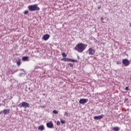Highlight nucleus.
Listing matches in <instances>:
<instances>
[{
	"instance_id": "cd10ccee",
	"label": "nucleus",
	"mask_w": 131,
	"mask_h": 131,
	"mask_svg": "<svg viewBox=\"0 0 131 131\" xmlns=\"http://www.w3.org/2000/svg\"><path fill=\"white\" fill-rule=\"evenodd\" d=\"M17 71H18V70H16V71H15L14 72V73H15V72H17Z\"/></svg>"
},
{
	"instance_id": "39448f33",
	"label": "nucleus",
	"mask_w": 131,
	"mask_h": 131,
	"mask_svg": "<svg viewBox=\"0 0 131 131\" xmlns=\"http://www.w3.org/2000/svg\"><path fill=\"white\" fill-rule=\"evenodd\" d=\"M103 117H104V115L101 114L100 116H94V119H95V120H100L102 119Z\"/></svg>"
},
{
	"instance_id": "6ab92c4d",
	"label": "nucleus",
	"mask_w": 131,
	"mask_h": 131,
	"mask_svg": "<svg viewBox=\"0 0 131 131\" xmlns=\"http://www.w3.org/2000/svg\"><path fill=\"white\" fill-rule=\"evenodd\" d=\"M53 113H54V114H58V112L57 111H56V110H54V111H53Z\"/></svg>"
},
{
	"instance_id": "f03ea898",
	"label": "nucleus",
	"mask_w": 131,
	"mask_h": 131,
	"mask_svg": "<svg viewBox=\"0 0 131 131\" xmlns=\"http://www.w3.org/2000/svg\"><path fill=\"white\" fill-rule=\"evenodd\" d=\"M28 8L29 9V11H31V12H33L34 11H39V10H40L39 7L37 6V4L30 5L28 7Z\"/></svg>"
},
{
	"instance_id": "c85d7f7f",
	"label": "nucleus",
	"mask_w": 131,
	"mask_h": 131,
	"mask_svg": "<svg viewBox=\"0 0 131 131\" xmlns=\"http://www.w3.org/2000/svg\"><path fill=\"white\" fill-rule=\"evenodd\" d=\"M97 41H98L96 40V42H97Z\"/></svg>"
},
{
	"instance_id": "2eb2a0df",
	"label": "nucleus",
	"mask_w": 131,
	"mask_h": 131,
	"mask_svg": "<svg viewBox=\"0 0 131 131\" xmlns=\"http://www.w3.org/2000/svg\"><path fill=\"white\" fill-rule=\"evenodd\" d=\"M61 61H63V62H68V58H63L61 59Z\"/></svg>"
},
{
	"instance_id": "393cba45",
	"label": "nucleus",
	"mask_w": 131,
	"mask_h": 131,
	"mask_svg": "<svg viewBox=\"0 0 131 131\" xmlns=\"http://www.w3.org/2000/svg\"><path fill=\"white\" fill-rule=\"evenodd\" d=\"M60 122L59 121H57V125H60Z\"/></svg>"
},
{
	"instance_id": "0eeeda50",
	"label": "nucleus",
	"mask_w": 131,
	"mask_h": 131,
	"mask_svg": "<svg viewBox=\"0 0 131 131\" xmlns=\"http://www.w3.org/2000/svg\"><path fill=\"white\" fill-rule=\"evenodd\" d=\"M88 101H89V99H88L82 98L79 100V103L80 104H82V105H83V104H85V103H87Z\"/></svg>"
},
{
	"instance_id": "412c9836",
	"label": "nucleus",
	"mask_w": 131,
	"mask_h": 131,
	"mask_svg": "<svg viewBox=\"0 0 131 131\" xmlns=\"http://www.w3.org/2000/svg\"><path fill=\"white\" fill-rule=\"evenodd\" d=\"M64 115V116H68V113H67V112H65Z\"/></svg>"
},
{
	"instance_id": "20e7f679",
	"label": "nucleus",
	"mask_w": 131,
	"mask_h": 131,
	"mask_svg": "<svg viewBox=\"0 0 131 131\" xmlns=\"http://www.w3.org/2000/svg\"><path fill=\"white\" fill-rule=\"evenodd\" d=\"M122 63L125 67H127L130 64L129 60L127 59H124L122 60Z\"/></svg>"
},
{
	"instance_id": "4468645a",
	"label": "nucleus",
	"mask_w": 131,
	"mask_h": 131,
	"mask_svg": "<svg viewBox=\"0 0 131 131\" xmlns=\"http://www.w3.org/2000/svg\"><path fill=\"white\" fill-rule=\"evenodd\" d=\"M29 57L27 56H24L22 58V60L23 61H27V60H28Z\"/></svg>"
},
{
	"instance_id": "1a4fd4ad",
	"label": "nucleus",
	"mask_w": 131,
	"mask_h": 131,
	"mask_svg": "<svg viewBox=\"0 0 131 131\" xmlns=\"http://www.w3.org/2000/svg\"><path fill=\"white\" fill-rule=\"evenodd\" d=\"M3 112L5 115H7V114H9L10 113V109H4L3 111Z\"/></svg>"
},
{
	"instance_id": "f257e3e1",
	"label": "nucleus",
	"mask_w": 131,
	"mask_h": 131,
	"mask_svg": "<svg viewBox=\"0 0 131 131\" xmlns=\"http://www.w3.org/2000/svg\"><path fill=\"white\" fill-rule=\"evenodd\" d=\"M86 47H88L87 45L79 43L74 48V50H75V51H77L78 53H83V51L86 49Z\"/></svg>"
},
{
	"instance_id": "5701e85b",
	"label": "nucleus",
	"mask_w": 131,
	"mask_h": 131,
	"mask_svg": "<svg viewBox=\"0 0 131 131\" xmlns=\"http://www.w3.org/2000/svg\"><path fill=\"white\" fill-rule=\"evenodd\" d=\"M68 65L70 67H73V64H72V63H69Z\"/></svg>"
},
{
	"instance_id": "9d476101",
	"label": "nucleus",
	"mask_w": 131,
	"mask_h": 131,
	"mask_svg": "<svg viewBox=\"0 0 131 131\" xmlns=\"http://www.w3.org/2000/svg\"><path fill=\"white\" fill-rule=\"evenodd\" d=\"M49 38H50V35H49L48 34L44 35L43 36V39L44 40H48Z\"/></svg>"
},
{
	"instance_id": "6e6552de",
	"label": "nucleus",
	"mask_w": 131,
	"mask_h": 131,
	"mask_svg": "<svg viewBox=\"0 0 131 131\" xmlns=\"http://www.w3.org/2000/svg\"><path fill=\"white\" fill-rule=\"evenodd\" d=\"M47 126L49 128H52L53 126H54V124H53V122H52V121H50L47 123Z\"/></svg>"
},
{
	"instance_id": "c756f323",
	"label": "nucleus",
	"mask_w": 131,
	"mask_h": 131,
	"mask_svg": "<svg viewBox=\"0 0 131 131\" xmlns=\"http://www.w3.org/2000/svg\"><path fill=\"white\" fill-rule=\"evenodd\" d=\"M103 22V23H104V21H102Z\"/></svg>"
},
{
	"instance_id": "f8f14e48",
	"label": "nucleus",
	"mask_w": 131,
	"mask_h": 131,
	"mask_svg": "<svg viewBox=\"0 0 131 131\" xmlns=\"http://www.w3.org/2000/svg\"><path fill=\"white\" fill-rule=\"evenodd\" d=\"M38 130H43L45 129V126L43 125H41L38 127Z\"/></svg>"
},
{
	"instance_id": "dca6fc26",
	"label": "nucleus",
	"mask_w": 131,
	"mask_h": 131,
	"mask_svg": "<svg viewBox=\"0 0 131 131\" xmlns=\"http://www.w3.org/2000/svg\"><path fill=\"white\" fill-rule=\"evenodd\" d=\"M16 63H17V66H20L21 65V60L20 59L18 60Z\"/></svg>"
},
{
	"instance_id": "4be33fe9",
	"label": "nucleus",
	"mask_w": 131,
	"mask_h": 131,
	"mask_svg": "<svg viewBox=\"0 0 131 131\" xmlns=\"http://www.w3.org/2000/svg\"><path fill=\"white\" fill-rule=\"evenodd\" d=\"M125 90L126 91H129V86H126L125 88Z\"/></svg>"
},
{
	"instance_id": "b1692460",
	"label": "nucleus",
	"mask_w": 131,
	"mask_h": 131,
	"mask_svg": "<svg viewBox=\"0 0 131 131\" xmlns=\"http://www.w3.org/2000/svg\"><path fill=\"white\" fill-rule=\"evenodd\" d=\"M117 65H119V64H121V62L120 61H117Z\"/></svg>"
},
{
	"instance_id": "aec40b11",
	"label": "nucleus",
	"mask_w": 131,
	"mask_h": 131,
	"mask_svg": "<svg viewBox=\"0 0 131 131\" xmlns=\"http://www.w3.org/2000/svg\"><path fill=\"white\" fill-rule=\"evenodd\" d=\"M60 122L62 124H64V123H65V120H63V119H60Z\"/></svg>"
},
{
	"instance_id": "9b49d317",
	"label": "nucleus",
	"mask_w": 131,
	"mask_h": 131,
	"mask_svg": "<svg viewBox=\"0 0 131 131\" xmlns=\"http://www.w3.org/2000/svg\"><path fill=\"white\" fill-rule=\"evenodd\" d=\"M68 62H73V63H77V60L72 59L68 58Z\"/></svg>"
},
{
	"instance_id": "a211bd4d",
	"label": "nucleus",
	"mask_w": 131,
	"mask_h": 131,
	"mask_svg": "<svg viewBox=\"0 0 131 131\" xmlns=\"http://www.w3.org/2000/svg\"><path fill=\"white\" fill-rule=\"evenodd\" d=\"M29 13V11H28V10H26L25 12H24V14L25 15H28V13Z\"/></svg>"
},
{
	"instance_id": "ddd939ff",
	"label": "nucleus",
	"mask_w": 131,
	"mask_h": 131,
	"mask_svg": "<svg viewBox=\"0 0 131 131\" xmlns=\"http://www.w3.org/2000/svg\"><path fill=\"white\" fill-rule=\"evenodd\" d=\"M113 130L118 131L119 129H120V128L119 127L115 126L113 127Z\"/></svg>"
},
{
	"instance_id": "f3484780",
	"label": "nucleus",
	"mask_w": 131,
	"mask_h": 131,
	"mask_svg": "<svg viewBox=\"0 0 131 131\" xmlns=\"http://www.w3.org/2000/svg\"><path fill=\"white\" fill-rule=\"evenodd\" d=\"M62 56L64 58H66V57H67V54H66V53H62Z\"/></svg>"
},
{
	"instance_id": "423d86ee",
	"label": "nucleus",
	"mask_w": 131,
	"mask_h": 131,
	"mask_svg": "<svg viewBox=\"0 0 131 131\" xmlns=\"http://www.w3.org/2000/svg\"><path fill=\"white\" fill-rule=\"evenodd\" d=\"M89 55L93 56V55H95V53H96V51L93 49L92 48H90L88 50Z\"/></svg>"
},
{
	"instance_id": "a878e982",
	"label": "nucleus",
	"mask_w": 131,
	"mask_h": 131,
	"mask_svg": "<svg viewBox=\"0 0 131 131\" xmlns=\"http://www.w3.org/2000/svg\"><path fill=\"white\" fill-rule=\"evenodd\" d=\"M23 74H24L23 73H21L19 74V75H20V76H22V75H23Z\"/></svg>"
},
{
	"instance_id": "bb28decb",
	"label": "nucleus",
	"mask_w": 131,
	"mask_h": 131,
	"mask_svg": "<svg viewBox=\"0 0 131 131\" xmlns=\"http://www.w3.org/2000/svg\"><path fill=\"white\" fill-rule=\"evenodd\" d=\"M101 21H103V20H104V18L103 17H101Z\"/></svg>"
},
{
	"instance_id": "7ed1b4c3",
	"label": "nucleus",
	"mask_w": 131,
	"mask_h": 131,
	"mask_svg": "<svg viewBox=\"0 0 131 131\" xmlns=\"http://www.w3.org/2000/svg\"><path fill=\"white\" fill-rule=\"evenodd\" d=\"M18 106L20 107V108H22V107H23V108H29V107H30V104H29V103L28 102H23L21 104L19 103L18 105Z\"/></svg>"
}]
</instances>
